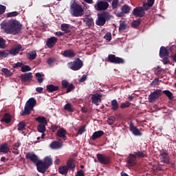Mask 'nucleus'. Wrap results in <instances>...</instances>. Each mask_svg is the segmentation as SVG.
<instances>
[{"label":"nucleus","mask_w":176,"mask_h":176,"mask_svg":"<svg viewBox=\"0 0 176 176\" xmlns=\"http://www.w3.org/2000/svg\"><path fill=\"white\" fill-rule=\"evenodd\" d=\"M2 30L6 34L17 35L21 31V23L17 20H10L8 22H3L1 24Z\"/></svg>","instance_id":"1"},{"label":"nucleus","mask_w":176,"mask_h":176,"mask_svg":"<svg viewBox=\"0 0 176 176\" xmlns=\"http://www.w3.org/2000/svg\"><path fill=\"white\" fill-rule=\"evenodd\" d=\"M36 105V99L30 98L25 103L24 111L21 112V116L30 115L31 111H34V107Z\"/></svg>","instance_id":"2"},{"label":"nucleus","mask_w":176,"mask_h":176,"mask_svg":"<svg viewBox=\"0 0 176 176\" xmlns=\"http://www.w3.org/2000/svg\"><path fill=\"white\" fill-rule=\"evenodd\" d=\"M112 18V15L109 14L108 12H103L98 14V19L96 21V25H99L100 27H102V25H105L107 21H109Z\"/></svg>","instance_id":"3"},{"label":"nucleus","mask_w":176,"mask_h":176,"mask_svg":"<svg viewBox=\"0 0 176 176\" xmlns=\"http://www.w3.org/2000/svg\"><path fill=\"white\" fill-rule=\"evenodd\" d=\"M70 10L73 17H82L85 12L82 8V6L76 3V1H74L70 6Z\"/></svg>","instance_id":"4"},{"label":"nucleus","mask_w":176,"mask_h":176,"mask_svg":"<svg viewBox=\"0 0 176 176\" xmlns=\"http://www.w3.org/2000/svg\"><path fill=\"white\" fill-rule=\"evenodd\" d=\"M40 168L38 169V173L41 174H45L50 166L53 164V159L51 156H47L44 158V160H41Z\"/></svg>","instance_id":"5"},{"label":"nucleus","mask_w":176,"mask_h":176,"mask_svg":"<svg viewBox=\"0 0 176 176\" xmlns=\"http://www.w3.org/2000/svg\"><path fill=\"white\" fill-rule=\"evenodd\" d=\"M25 157L28 160H30L32 163H34L36 166L37 171L39 172L40 164L41 163L39 157L34 153V152L26 153Z\"/></svg>","instance_id":"6"},{"label":"nucleus","mask_w":176,"mask_h":176,"mask_svg":"<svg viewBox=\"0 0 176 176\" xmlns=\"http://www.w3.org/2000/svg\"><path fill=\"white\" fill-rule=\"evenodd\" d=\"M67 67L72 71H79L83 67V60L80 58H76L74 60L69 62Z\"/></svg>","instance_id":"7"},{"label":"nucleus","mask_w":176,"mask_h":176,"mask_svg":"<svg viewBox=\"0 0 176 176\" xmlns=\"http://www.w3.org/2000/svg\"><path fill=\"white\" fill-rule=\"evenodd\" d=\"M96 157H97L98 162H99L100 164L108 166V164H111V157L105 154L98 153L96 155Z\"/></svg>","instance_id":"8"},{"label":"nucleus","mask_w":176,"mask_h":176,"mask_svg":"<svg viewBox=\"0 0 176 176\" xmlns=\"http://www.w3.org/2000/svg\"><path fill=\"white\" fill-rule=\"evenodd\" d=\"M160 160L161 163H164V164H170L171 158H170L168 151L164 149L160 151Z\"/></svg>","instance_id":"9"},{"label":"nucleus","mask_w":176,"mask_h":176,"mask_svg":"<svg viewBox=\"0 0 176 176\" xmlns=\"http://www.w3.org/2000/svg\"><path fill=\"white\" fill-rule=\"evenodd\" d=\"M107 61L111 64H124V59L117 57L115 54H109L107 58Z\"/></svg>","instance_id":"10"},{"label":"nucleus","mask_w":176,"mask_h":176,"mask_svg":"<svg viewBox=\"0 0 176 176\" xmlns=\"http://www.w3.org/2000/svg\"><path fill=\"white\" fill-rule=\"evenodd\" d=\"M162 89H155L148 96L149 102H155L160 96H162Z\"/></svg>","instance_id":"11"},{"label":"nucleus","mask_w":176,"mask_h":176,"mask_svg":"<svg viewBox=\"0 0 176 176\" xmlns=\"http://www.w3.org/2000/svg\"><path fill=\"white\" fill-rule=\"evenodd\" d=\"M94 8L96 10H107L109 8V3L107 1H99L95 4Z\"/></svg>","instance_id":"12"},{"label":"nucleus","mask_w":176,"mask_h":176,"mask_svg":"<svg viewBox=\"0 0 176 176\" xmlns=\"http://www.w3.org/2000/svg\"><path fill=\"white\" fill-rule=\"evenodd\" d=\"M126 162L129 167H134L137 164V157H135V154H129L126 158Z\"/></svg>","instance_id":"13"},{"label":"nucleus","mask_w":176,"mask_h":176,"mask_svg":"<svg viewBox=\"0 0 176 176\" xmlns=\"http://www.w3.org/2000/svg\"><path fill=\"white\" fill-rule=\"evenodd\" d=\"M23 51H24V49H23V46H21V44H18L14 48H12L7 52H8V54H11V56H17V54H19L20 52H23Z\"/></svg>","instance_id":"14"},{"label":"nucleus","mask_w":176,"mask_h":176,"mask_svg":"<svg viewBox=\"0 0 176 176\" xmlns=\"http://www.w3.org/2000/svg\"><path fill=\"white\" fill-rule=\"evenodd\" d=\"M122 12H118L116 13L117 17H124V14H127L130 13V10H131V8L128 5H124L121 8Z\"/></svg>","instance_id":"15"},{"label":"nucleus","mask_w":176,"mask_h":176,"mask_svg":"<svg viewBox=\"0 0 176 176\" xmlns=\"http://www.w3.org/2000/svg\"><path fill=\"white\" fill-rule=\"evenodd\" d=\"M133 14L135 17H144L145 16V11L142 7H136L133 10Z\"/></svg>","instance_id":"16"},{"label":"nucleus","mask_w":176,"mask_h":176,"mask_svg":"<svg viewBox=\"0 0 176 176\" xmlns=\"http://www.w3.org/2000/svg\"><path fill=\"white\" fill-rule=\"evenodd\" d=\"M102 98V94H94L92 95V97L91 98L92 101V104H94L96 106L100 105V102H101Z\"/></svg>","instance_id":"17"},{"label":"nucleus","mask_w":176,"mask_h":176,"mask_svg":"<svg viewBox=\"0 0 176 176\" xmlns=\"http://www.w3.org/2000/svg\"><path fill=\"white\" fill-rule=\"evenodd\" d=\"M32 73H25L22 74L20 76L22 83H27V82H31L32 80Z\"/></svg>","instance_id":"18"},{"label":"nucleus","mask_w":176,"mask_h":176,"mask_svg":"<svg viewBox=\"0 0 176 176\" xmlns=\"http://www.w3.org/2000/svg\"><path fill=\"white\" fill-rule=\"evenodd\" d=\"M129 129H130V131H131V133H132V134H133V135H136V136L142 135V133H141L140 131V129H138V128H137V126H134V123H133V122H130Z\"/></svg>","instance_id":"19"},{"label":"nucleus","mask_w":176,"mask_h":176,"mask_svg":"<svg viewBox=\"0 0 176 176\" xmlns=\"http://www.w3.org/2000/svg\"><path fill=\"white\" fill-rule=\"evenodd\" d=\"M58 38L57 37L52 36L46 41V45L49 49H52L56 45V43L58 42Z\"/></svg>","instance_id":"20"},{"label":"nucleus","mask_w":176,"mask_h":176,"mask_svg":"<svg viewBox=\"0 0 176 176\" xmlns=\"http://www.w3.org/2000/svg\"><path fill=\"white\" fill-rule=\"evenodd\" d=\"M56 135L59 138H63V141L67 140V131L64 128H60L57 131Z\"/></svg>","instance_id":"21"},{"label":"nucleus","mask_w":176,"mask_h":176,"mask_svg":"<svg viewBox=\"0 0 176 176\" xmlns=\"http://www.w3.org/2000/svg\"><path fill=\"white\" fill-rule=\"evenodd\" d=\"M62 55L63 56V57L74 58V57L76 56V54H75V52H74L72 50H67L62 53Z\"/></svg>","instance_id":"22"},{"label":"nucleus","mask_w":176,"mask_h":176,"mask_svg":"<svg viewBox=\"0 0 176 176\" xmlns=\"http://www.w3.org/2000/svg\"><path fill=\"white\" fill-rule=\"evenodd\" d=\"M46 90L48 93H54L60 90V87L50 84L46 86Z\"/></svg>","instance_id":"23"},{"label":"nucleus","mask_w":176,"mask_h":176,"mask_svg":"<svg viewBox=\"0 0 176 176\" xmlns=\"http://www.w3.org/2000/svg\"><path fill=\"white\" fill-rule=\"evenodd\" d=\"M168 54H170V51L166 47H161L160 50V57L163 58V57H167Z\"/></svg>","instance_id":"24"},{"label":"nucleus","mask_w":176,"mask_h":176,"mask_svg":"<svg viewBox=\"0 0 176 176\" xmlns=\"http://www.w3.org/2000/svg\"><path fill=\"white\" fill-rule=\"evenodd\" d=\"M63 147V142L58 141H54L50 144L51 149H60Z\"/></svg>","instance_id":"25"},{"label":"nucleus","mask_w":176,"mask_h":176,"mask_svg":"<svg viewBox=\"0 0 176 176\" xmlns=\"http://www.w3.org/2000/svg\"><path fill=\"white\" fill-rule=\"evenodd\" d=\"M102 135H104V131H95L91 136V140L93 141H96V140H98V138H101V136Z\"/></svg>","instance_id":"26"},{"label":"nucleus","mask_w":176,"mask_h":176,"mask_svg":"<svg viewBox=\"0 0 176 176\" xmlns=\"http://www.w3.org/2000/svg\"><path fill=\"white\" fill-rule=\"evenodd\" d=\"M1 122H4L6 124H9L12 122V116L8 113H5Z\"/></svg>","instance_id":"27"},{"label":"nucleus","mask_w":176,"mask_h":176,"mask_svg":"<svg viewBox=\"0 0 176 176\" xmlns=\"http://www.w3.org/2000/svg\"><path fill=\"white\" fill-rule=\"evenodd\" d=\"M35 120L40 123V124H44L45 126L47 125V120H46V118L43 116H38L36 118Z\"/></svg>","instance_id":"28"},{"label":"nucleus","mask_w":176,"mask_h":176,"mask_svg":"<svg viewBox=\"0 0 176 176\" xmlns=\"http://www.w3.org/2000/svg\"><path fill=\"white\" fill-rule=\"evenodd\" d=\"M10 151V149L9 148V146H8V144H3L0 145V152L1 153H8Z\"/></svg>","instance_id":"29"},{"label":"nucleus","mask_w":176,"mask_h":176,"mask_svg":"<svg viewBox=\"0 0 176 176\" xmlns=\"http://www.w3.org/2000/svg\"><path fill=\"white\" fill-rule=\"evenodd\" d=\"M133 155H135V157H141L142 159H144V157H146V151H141L134 152Z\"/></svg>","instance_id":"30"},{"label":"nucleus","mask_w":176,"mask_h":176,"mask_svg":"<svg viewBox=\"0 0 176 176\" xmlns=\"http://www.w3.org/2000/svg\"><path fill=\"white\" fill-rule=\"evenodd\" d=\"M64 109L65 111H67V112H75V108H74V107L72 106V104L71 103H67L65 106H64Z\"/></svg>","instance_id":"31"},{"label":"nucleus","mask_w":176,"mask_h":176,"mask_svg":"<svg viewBox=\"0 0 176 176\" xmlns=\"http://www.w3.org/2000/svg\"><path fill=\"white\" fill-rule=\"evenodd\" d=\"M27 58L32 61V60H35L36 58V52L32 51L27 53Z\"/></svg>","instance_id":"32"},{"label":"nucleus","mask_w":176,"mask_h":176,"mask_svg":"<svg viewBox=\"0 0 176 176\" xmlns=\"http://www.w3.org/2000/svg\"><path fill=\"white\" fill-rule=\"evenodd\" d=\"M166 97H168V100L170 101H172V100H174V95L173 94V92H171L170 90H164L162 91V92Z\"/></svg>","instance_id":"33"},{"label":"nucleus","mask_w":176,"mask_h":176,"mask_svg":"<svg viewBox=\"0 0 176 176\" xmlns=\"http://www.w3.org/2000/svg\"><path fill=\"white\" fill-rule=\"evenodd\" d=\"M85 21H86V25H87V27H91V25L94 24V20L90 16H87Z\"/></svg>","instance_id":"34"},{"label":"nucleus","mask_w":176,"mask_h":176,"mask_svg":"<svg viewBox=\"0 0 176 176\" xmlns=\"http://www.w3.org/2000/svg\"><path fill=\"white\" fill-rule=\"evenodd\" d=\"M67 168H69V170H74V168H75V160L74 158L67 161Z\"/></svg>","instance_id":"35"},{"label":"nucleus","mask_w":176,"mask_h":176,"mask_svg":"<svg viewBox=\"0 0 176 176\" xmlns=\"http://www.w3.org/2000/svg\"><path fill=\"white\" fill-rule=\"evenodd\" d=\"M111 109L113 111H118V109H119V103H118V100H116V99L111 101Z\"/></svg>","instance_id":"36"},{"label":"nucleus","mask_w":176,"mask_h":176,"mask_svg":"<svg viewBox=\"0 0 176 176\" xmlns=\"http://www.w3.org/2000/svg\"><path fill=\"white\" fill-rule=\"evenodd\" d=\"M127 30V24H126L125 21H120V27H119V32H123Z\"/></svg>","instance_id":"37"},{"label":"nucleus","mask_w":176,"mask_h":176,"mask_svg":"<svg viewBox=\"0 0 176 176\" xmlns=\"http://www.w3.org/2000/svg\"><path fill=\"white\" fill-rule=\"evenodd\" d=\"M58 171L60 174H62L63 175H65L68 173V166H60L58 168Z\"/></svg>","instance_id":"38"},{"label":"nucleus","mask_w":176,"mask_h":176,"mask_svg":"<svg viewBox=\"0 0 176 176\" xmlns=\"http://www.w3.org/2000/svg\"><path fill=\"white\" fill-rule=\"evenodd\" d=\"M27 126V124L24 121H22L18 124V129L19 131H23L25 130V127Z\"/></svg>","instance_id":"39"},{"label":"nucleus","mask_w":176,"mask_h":176,"mask_svg":"<svg viewBox=\"0 0 176 176\" xmlns=\"http://www.w3.org/2000/svg\"><path fill=\"white\" fill-rule=\"evenodd\" d=\"M142 22V20L141 19H138L135 21H133L132 22L131 25L133 28H138V27H140V25H141Z\"/></svg>","instance_id":"40"},{"label":"nucleus","mask_w":176,"mask_h":176,"mask_svg":"<svg viewBox=\"0 0 176 176\" xmlns=\"http://www.w3.org/2000/svg\"><path fill=\"white\" fill-rule=\"evenodd\" d=\"M69 25H68L67 23H63L61 25V30L64 31L65 32V34H68V32H69Z\"/></svg>","instance_id":"41"},{"label":"nucleus","mask_w":176,"mask_h":176,"mask_svg":"<svg viewBox=\"0 0 176 176\" xmlns=\"http://www.w3.org/2000/svg\"><path fill=\"white\" fill-rule=\"evenodd\" d=\"M37 131H38V133H45V131H46V125H44V124L38 125Z\"/></svg>","instance_id":"42"},{"label":"nucleus","mask_w":176,"mask_h":176,"mask_svg":"<svg viewBox=\"0 0 176 176\" xmlns=\"http://www.w3.org/2000/svg\"><path fill=\"white\" fill-rule=\"evenodd\" d=\"M1 72H3V74H6V76H12V75H13L12 72H10V70H9L8 68L1 69Z\"/></svg>","instance_id":"43"},{"label":"nucleus","mask_w":176,"mask_h":176,"mask_svg":"<svg viewBox=\"0 0 176 176\" xmlns=\"http://www.w3.org/2000/svg\"><path fill=\"white\" fill-rule=\"evenodd\" d=\"M130 105H131V103L129 101H126L125 102L120 104V108L121 109H124L126 108H129Z\"/></svg>","instance_id":"44"},{"label":"nucleus","mask_w":176,"mask_h":176,"mask_svg":"<svg viewBox=\"0 0 176 176\" xmlns=\"http://www.w3.org/2000/svg\"><path fill=\"white\" fill-rule=\"evenodd\" d=\"M8 56L9 52L0 50V58H6Z\"/></svg>","instance_id":"45"},{"label":"nucleus","mask_w":176,"mask_h":176,"mask_svg":"<svg viewBox=\"0 0 176 176\" xmlns=\"http://www.w3.org/2000/svg\"><path fill=\"white\" fill-rule=\"evenodd\" d=\"M31 67L28 66V65H22L21 68V72H28L30 71H31Z\"/></svg>","instance_id":"46"},{"label":"nucleus","mask_w":176,"mask_h":176,"mask_svg":"<svg viewBox=\"0 0 176 176\" xmlns=\"http://www.w3.org/2000/svg\"><path fill=\"white\" fill-rule=\"evenodd\" d=\"M0 49H6V41L0 38Z\"/></svg>","instance_id":"47"},{"label":"nucleus","mask_w":176,"mask_h":176,"mask_svg":"<svg viewBox=\"0 0 176 176\" xmlns=\"http://www.w3.org/2000/svg\"><path fill=\"white\" fill-rule=\"evenodd\" d=\"M20 13L17 11H14L12 12H9L7 14V17H16V16H19Z\"/></svg>","instance_id":"48"},{"label":"nucleus","mask_w":176,"mask_h":176,"mask_svg":"<svg viewBox=\"0 0 176 176\" xmlns=\"http://www.w3.org/2000/svg\"><path fill=\"white\" fill-rule=\"evenodd\" d=\"M111 6L113 9H118L119 8V0H113Z\"/></svg>","instance_id":"49"},{"label":"nucleus","mask_w":176,"mask_h":176,"mask_svg":"<svg viewBox=\"0 0 176 176\" xmlns=\"http://www.w3.org/2000/svg\"><path fill=\"white\" fill-rule=\"evenodd\" d=\"M116 120V118L113 116H111L108 118L107 123L111 126V124H113L115 123V121Z\"/></svg>","instance_id":"50"},{"label":"nucleus","mask_w":176,"mask_h":176,"mask_svg":"<svg viewBox=\"0 0 176 176\" xmlns=\"http://www.w3.org/2000/svg\"><path fill=\"white\" fill-rule=\"evenodd\" d=\"M74 89H75V86L74 85V84L72 83L69 85L67 87L66 93H71V91H72Z\"/></svg>","instance_id":"51"},{"label":"nucleus","mask_w":176,"mask_h":176,"mask_svg":"<svg viewBox=\"0 0 176 176\" xmlns=\"http://www.w3.org/2000/svg\"><path fill=\"white\" fill-rule=\"evenodd\" d=\"M61 85H62L63 89H67V87H68V86L69 85V82L66 80H63L61 82Z\"/></svg>","instance_id":"52"},{"label":"nucleus","mask_w":176,"mask_h":176,"mask_svg":"<svg viewBox=\"0 0 176 176\" xmlns=\"http://www.w3.org/2000/svg\"><path fill=\"white\" fill-rule=\"evenodd\" d=\"M104 39H106V41H109V42H110V41H111L112 34H111V32L106 33V34L104 35Z\"/></svg>","instance_id":"53"},{"label":"nucleus","mask_w":176,"mask_h":176,"mask_svg":"<svg viewBox=\"0 0 176 176\" xmlns=\"http://www.w3.org/2000/svg\"><path fill=\"white\" fill-rule=\"evenodd\" d=\"M53 63H56V58H50L47 60V64H48V65H52Z\"/></svg>","instance_id":"54"},{"label":"nucleus","mask_w":176,"mask_h":176,"mask_svg":"<svg viewBox=\"0 0 176 176\" xmlns=\"http://www.w3.org/2000/svg\"><path fill=\"white\" fill-rule=\"evenodd\" d=\"M85 131H86V129H85V126H81L78 129L77 134L80 135H82V134H83L85 133Z\"/></svg>","instance_id":"55"},{"label":"nucleus","mask_w":176,"mask_h":176,"mask_svg":"<svg viewBox=\"0 0 176 176\" xmlns=\"http://www.w3.org/2000/svg\"><path fill=\"white\" fill-rule=\"evenodd\" d=\"M6 11V6L0 5V15L3 14Z\"/></svg>","instance_id":"56"},{"label":"nucleus","mask_w":176,"mask_h":176,"mask_svg":"<svg viewBox=\"0 0 176 176\" xmlns=\"http://www.w3.org/2000/svg\"><path fill=\"white\" fill-rule=\"evenodd\" d=\"M160 82H159V79H155L154 80L152 81L151 83V86H159Z\"/></svg>","instance_id":"57"},{"label":"nucleus","mask_w":176,"mask_h":176,"mask_svg":"<svg viewBox=\"0 0 176 176\" xmlns=\"http://www.w3.org/2000/svg\"><path fill=\"white\" fill-rule=\"evenodd\" d=\"M142 8L144 9V12H145V10H148V9H149L151 7L149 6L148 3H144Z\"/></svg>","instance_id":"58"},{"label":"nucleus","mask_w":176,"mask_h":176,"mask_svg":"<svg viewBox=\"0 0 176 176\" xmlns=\"http://www.w3.org/2000/svg\"><path fill=\"white\" fill-rule=\"evenodd\" d=\"M153 170L154 171H162V170H163V168H162L161 166H153Z\"/></svg>","instance_id":"59"},{"label":"nucleus","mask_w":176,"mask_h":176,"mask_svg":"<svg viewBox=\"0 0 176 176\" xmlns=\"http://www.w3.org/2000/svg\"><path fill=\"white\" fill-rule=\"evenodd\" d=\"M76 176H85V172L83 170H80L77 172Z\"/></svg>","instance_id":"60"},{"label":"nucleus","mask_w":176,"mask_h":176,"mask_svg":"<svg viewBox=\"0 0 176 176\" xmlns=\"http://www.w3.org/2000/svg\"><path fill=\"white\" fill-rule=\"evenodd\" d=\"M36 91H37V93H39V94H41V93H43V87H36Z\"/></svg>","instance_id":"61"},{"label":"nucleus","mask_w":176,"mask_h":176,"mask_svg":"<svg viewBox=\"0 0 176 176\" xmlns=\"http://www.w3.org/2000/svg\"><path fill=\"white\" fill-rule=\"evenodd\" d=\"M87 79V76L86 75H83L81 78L80 79L79 82H80V83L85 82L86 80Z\"/></svg>","instance_id":"62"},{"label":"nucleus","mask_w":176,"mask_h":176,"mask_svg":"<svg viewBox=\"0 0 176 176\" xmlns=\"http://www.w3.org/2000/svg\"><path fill=\"white\" fill-rule=\"evenodd\" d=\"M20 67H23V63L20 62L15 63L14 65V68H19Z\"/></svg>","instance_id":"63"},{"label":"nucleus","mask_w":176,"mask_h":176,"mask_svg":"<svg viewBox=\"0 0 176 176\" xmlns=\"http://www.w3.org/2000/svg\"><path fill=\"white\" fill-rule=\"evenodd\" d=\"M147 4H148V6H153V3H155V0H147Z\"/></svg>","instance_id":"64"}]
</instances>
